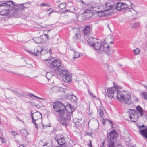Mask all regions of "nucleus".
I'll use <instances>...</instances> for the list:
<instances>
[{"label":"nucleus","instance_id":"58836bf2","mask_svg":"<svg viewBox=\"0 0 147 147\" xmlns=\"http://www.w3.org/2000/svg\"><path fill=\"white\" fill-rule=\"evenodd\" d=\"M71 98L73 99H74L73 101L74 102H76L77 100V98L75 96H74V95L71 96Z\"/></svg>","mask_w":147,"mask_h":147},{"label":"nucleus","instance_id":"412c9836","mask_svg":"<svg viewBox=\"0 0 147 147\" xmlns=\"http://www.w3.org/2000/svg\"><path fill=\"white\" fill-rule=\"evenodd\" d=\"M82 55V53H80L79 52L77 51H75L74 52V55L71 59L72 60L74 61L75 60L76 58L79 57L80 56Z\"/></svg>","mask_w":147,"mask_h":147},{"label":"nucleus","instance_id":"a878e982","mask_svg":"<svg viewBox=\"0 0 147 147\" xmlns=\"http://www.w3.org/2000/svg\"><path fill=\"white\" fill-rule=\"evenodd\" d=\"M53 74L49 72H46V76L47 78L48 79V80H49L53 76Z\"/></svg>","mask_w":147,"mask_h":147},{"label":"nucleus","instance_id":"c756f323","mask_svg":"<svg viewBox=\"0 0 147 147\" xmlns=\"http://www.w3.org/2000/svg\"><path fill=\"white\" fill-rule=\"evenodd\" d=\"M59 91L66 93L67 92V90L66 88L59 87Z\"/></svg>","mask_w":147,"mask_h":147},{"label":"nucleus","instance_id":"c85d7f7f","mask_svg":"<svg viewBox=\"0 0 147 147\" xmlns=\"http://www.w3.org/2000/svg\"><path fill=\"white\" fill-rule=\"evenodd\" d=\"M59 87L57 86H54L51 88L52 90L54 92H58L59 91Z\"/></svg>","mask_w":147,"mask_h":147},{"label":"nucleus","instance_id":"49530a36","mask_svg":"<svg viewBox=\"0 0 147 147\" xmlns=\"http://www.w3.org/2000/svg\"><path fill=\"white\" fill-rule=\"evenodd\" d=\"M65 11L67 12H71L70 10H65Z\"/></svg>","mask_w":147,"mask_h":147},{"label":"nucleus","instance_id":"423d86ee","mask_svg":"<svg viewBox=\"0 0 147 147\" xmlns=\"http://www.w3.org/2000/svg\"><path fill=\"white\" fill-rule=\"evenodd\" d=\"M116 96L119 102H125L126 104L127 103L126 102L129 101L131 98V96L129 93L120 91L116 92Z\"/></svg>","mask_w":147,"mask_h":147},{"label":"nucleus","instance_id":"3c124183","mask_svg":"<svg viewBox=\"0 0 147 147\" xmlns=\"http://www.w3.org/2000/svg\"><path fill=\"white\" fill-rule=\"evenodd\" d=\"M51 51H52L51 49H50L49 50V52L50 53H51Z\"/></svg>","mask_w":147,"mask_h":147},{"label":"nucleus","instance_id":"79ce46f5","mask_svg":"<svg viewBox=\"0 0 147 147\" xmlns=\"http://www.w3.org/2000/svg\"><path fill=\"white\" fill-rule=\"evenodd\" d=\"M90 143L88 144V146L90 147H92V142L90 140Z\"/></svg>","mask_w":147,"mask_h":147},{"label":"nucleus","instance_id":"a19ab883","mask_svg":"<svg viewBox=\"0 0 147 147\" xmlns=\"http://www.w3.org/2000/svg\"><path fill=\"white\" fill-rule=\"evenodd\" d=\"M88 92H89V94H90V95L91 96H92V97H93L94 98L95 97H96L95 96V95L94 94L91 93V92L90 91H89Z\"/></svg>","mask_w":147,"mask_h":147},{"label":"nucleus","instance_id":"c9c22d12","mask_svg":"<svg viewBox=\"0 0 147 147\" xmlns=\"http://www.w3.org/2000/svg\"><path fill=\"white\" fill-rule=\"evenodd\" d=\"M40 6H49L50 7V5H48L47 4L45 3H42L39 5Z\"/></svg>","mask_w":147,"mask_h":147},{"label":"nucleus","instance_id":"5fc2aeb1","mask_svg":"<svg viewBox=\"0 0 147 147\" xmlns=\"http://www.w3.org/2000/svg\"><path fill=\"white\" fill-rule=\"evenodd\" d=\"M69 107L70 109H71V106L70 105H69Z\"/></svg>","mask_w":147,"mask_h":147},{"label":"nucleus","instance_id":"4be33fe9","mask_svg":"<svg viewBox=\"0 0 147 147\" xmlns=\"http://www.w3.org/2000/svg\"><path fill=\"white\" fill-rule=\"evenodd\" d=\"M104 9H103L102 10L98 11H96L97 13L98 16L99 17H103L106 16V14L105 13V11H104Z\"/></svg>","mask_w":147,"mask_h":147},{"label":"nucleus","instance_id":"72a5a7b5","mask_svg":"<svg viewBox=\"0 0 147 147\" xmlns=\"http://www.w3.org/2000/svg\"><path fill=\"white\" fill-rule=\"evenodd\" d=\"M142 94L144 98L146 100L147 99V93L143 92Z\"/></svg>","mask_w":147,"mask_h":147},{"label":"nucleus","instance_id":"cd10ccee","mask_svg":"<svg viewBox=\"0 0 147 147\" xmlns=\"http://www.w3.org/2000/svg\"><path fill=\"white\" fill-rule=\"evenodd\" d=\"M66 7V3H63L58 5V7L61 9L65 8Z\"/></svg>","mask_w":147,"mask_h":147},{"label":"nucleus","instance_id":"6ab92c4d","mask_svg":"<svg viewBox=\"0 0 147 147\" xmlns=\"http://www.w3.org/2000/svg\"><path fill=\"white\" fill-rule=\"evenodd\" d=\"M74 32H76L75 33V35L74 36V38L76 39H77L79 38L80 37V29L78 28H75L73 29Z\"/></svg>","mask_w":147,"mask_h":147},{"label":"nucleus","instance_id":"4d7b16f0","mask_svg":"<svg viewBox=\"0 0 147 147\" xmlns=\"http://www.w3.org/2000/svg\"><path fill=\"white\" fill-rule=\"evenodd\" d=\"M146 28H147V25H146Z\"/></svg>","mask_w":147,"mask_h":147},{"label":"nucleus","instance_id":"8fccbe9b","mask_svg":"<svg viewBox=\"0 0 147 147\" xmlns=\"http://www.w3.org/2000/svg\"><path fill=\"white\" fill-rule=\"evenodd\" d=\"M144 127V125H142L141 126H140V127H139L138 126V127H139V128H142V127Z\"/></svg>","mask_w":147,"mask_h":147},{"label":"nucleus","instance_id":"aec40b11","mask_svg":"<svg viewBox=\"0 0 147 147\" xmlns=\"http://www.w3.org/2000/svg\"><path fill=\"white\" fill-rule=\"evenodd\" d=\"M139 132L144 138L147 139V128L143 130H140Z\"/></svg>","mask_w":147,"mask_h":147},{"label":"nucleus","instance_id":"37998d69","mask_svg":"<svg viewBox=\"0 0 147 147\" xmlns=\"http://www.w3.org/2000/svg\"><path fill=\"white\" fill-rule=\"evenodd\" d=\"M0 140H1L2 142H4V139L3 137H0Z\"/></svg>","mask_w":147,"mask_h":147},{"label":"nucleus","instance_id":"9d476101","mask_svg":"<svg viewBox=\"0 0 147 147\" xmlns=\"http://www.w3.org/2000/svg\"><path fill=\"white\" fill-rule=\"evenodd\" d=\"M129 118L131 121L135 122L138 118V112L134 110H132L129 112Z\"/></svg>","mask_w":147,"mask_h":147},{"label":"nucleus","instance_id":"4c0bfd02","mask_svg":"<svg viewBox=\"0 0 147 147\" xmlns=\"http://www.w3.org/2000/svg\"><path fill=\"white\" fill-rule=\"evenodd\" d=\"M29 96L30 97H32V96H34V97H36V98H38V99H42V98L37 97V96L34 95H33V94H29Z\"/></svg>","mask_w":147,"mask_h":147},{"label":"nucleus","instance_id":"1a4fd4ad","mask_svg":"<svg viewBox=\"0 0 147 147\" xmlns=\"http://www.w3.org/2000/svg\"><path fill=\"white\" fill-rule=\"evenodd\" d=\"M31 116L32 119L33 123L35 125V127L36 128H38V125L36 124V121H37L38 120L41 121L42 115L38 111H36L33 114L31 113Z\"/></svg>","mask_w":147,"mask_h":147},{"label":"nucleus","instance_id":"2f4dec72","mask_svg":"<svg viewBox=\"0 0 147 147\" xmlns=\"http://www.w3.org/2000/svg\"><path fill=\"white\" fill-rule=\"evenodd\" d=\"M51 30H45L43 31V33L44 34V36L46 37V38H47V40H49V36L48 35V34H46V33L47 32V33L48 32H49Z\"/></svg>","mask_w":147,"mask_h":147},{"label":"nucleus","instance_id":"603ef678","mask_svg":"<svg viewBox=\"0 0 147 147\" xmlns=\"http://www.w3.org/2000/svg\"><path fill=\"white\" fill-rule=\"evenodd\" d=\"M95 122L97 123V124H98V121L97 120H95Z\"/></svg>","mask_w":147,"mask_h":147},{"label":"nucleus","instance_id":"dca6fc26","mask_svg":"<svg viewBox=\"0 0 147 147\" xmlns=\"http://www.w3.org/2000/svg\"><path fill=\"white\" fill-rule=\"evenodd\" d=\"M91 29V27L89 26H87L83 29L82 31L84 34V38H85L86 36H88L90 34Z\"/></svg>","mask_w":147,"mask_h":147},{"label":"nucleus","instance_id":"ea45409f","mask_svg":"<svg viewBox=\"0 0 147 147\" xmlns=\"http://www.w3.org/2000/svg\"><path fill=\"white\" fill-rule=\"evenodd\" d=\"M11 133H12V134L14 136L18 135V134L15 131H12L11 132Z\"/></svg>","mask_w":147,"mask_h":147},{"label":"nucleus","instance_id":"f257e3e1","mask_svg":"<svg viewBox=\"0 0 147 147\" xmlns=\"http://www.w3.org/2000/svg\"><path fill=\"white\" fill-rule=\"evenodd\" d=\"M53 105L54 109L60 118V121L62 124L65 126H67L71 119L70 113L73 112L74 109H71V111H67L65 105L59 101L53 103Z\"/></svg>","mask_w":147,"mask_h":147},{"label":"nucleus","instance_id":"f3484780","mask_svg":"<svg viewBox=\"0 0 147 147\" xmlns=\"http://www.w3.org/2000/svg\"><path fill=\"white\" fill-rule=\"evenodd\" d=\"M116 136L117 133L115 130H113L109 133L107 139L112 140L115 138Z\"/></svg>","mask_w":147,"mask_h":147},{"label":"nucleus","instance_id":"f704fd0d","mask_svg":"<svg viewBox=\"0 0 147 147\" xmlns=\"http://www.w3.org/2000/svg\"><path fill=\"white\" fill-rule=\"evenodd\" d=\"M50 11V12L49 13L48 15H49L51 13H53L54 12H57L56 11H54L53 9L52 8H49L48 10L47 11Z\"/></svg>","mask_w":147,"mask_h":147},{"label":"nucleus","instance_id":"7ed1b4c3","mask_svg":"<svg viewBox=\"0 0 147 147\" xmlns=\"http://www.w3.org/2000/svg\"><path fill=\"white\" fill-rule=\"evenodd\" d=\"M45 65L50 69L58 68L61 64V61L59 59H55L52 57H49L48 58L42 60Z\"/></svg>","mask_w":147,"mask_h":147},{"label":"nucleus","instance_id":"6e6d98bb","mask_svg":"<svg viewBox=\"0 0 147 147\" xmlns=\"http://www.w3.org/2000/svg\"><path fill=\"white\" fill-rule=\"evenodd\" d=\"M100 147H104V146H103L102 145Z\"/></svg>","mask_w":147,"mask_h":147},{"label":"nucleus","instance_id":"e433bc0d","mask_svg":"<svg viewBox=\"0 0 147 147\" xmlns=\"http://www.w3.org/2000/svg\"><path fill=\"white\" fill-rule=\"evenodd\" d=\"M85 13L90 14L91 13V11L90 9H86L84 12Z\"/></svg>","mask_w":147,"mask_h":147},{"label":"nucleus","instance_id":"0eeeda50","mask_svg":"<svg viewBox=\"0 0 147 147\" xmlns=\"http://www.w3.org/2000/svg\"><path fill=\"white\" fill-rule=\"evenodd\" d=\"M94 39L92 38H89L87 42L88 44L93 47L95 50H99L101 48V42L99 40L95 42V43L93 42Z\"/></svg>","mask_w":147,"mask_h":147},{"label":"nucleus","instance_id":"39448f33","mask_svg":"<svg viewBox=\"0 0 147 147\" xmlns=\"http://www.w3.org/2000/svg\"><path fill=\"white\" fill-rule=\"evenodd\" d=\"M13 6L12 9L14 12L13 16H17L19 14L22 13L25 9L28 8L30 6V4L27 3L15 5L13 2Z\"/></svg>","mask_w":147,"mask_h":147},{"label":"nucleus","instance_id":"9b49d317","mask_svg":"<svg viewBox=\"0 0 147 147\" xmlns=\"http://www.w3.org/2000/svg\"><path fill=\"white\" fill-rule=\"evenodd\" d=\"M115 7L117 10H121L122 9H130L131 7V4L128 5L127 4L123 3H118L117 4Z\"/></svg>","mask_w":147,"mask_h":147},{"label":"nucleus","instance_id":"20e7f679","mask_svg":"<svg viewBox=\"0 0 147 147\" xmlns=\"http://www.w3.org/2000/svg\"><path fill=\"white\" fill-rule=\"evenodd\" d=\"M55 72L59 75H63V78L65 82H69L71 81L72 79L71 75L64 67L61 66V68L56 69Z\"/></svg>","mask_w":147,"mask_h":147},{"label":"nucleus","instance_id":"864d4df0","mask_svg":"<svg viewBox=\"0 0 147 147\" xmlns=\"http://www.w3.org/2000/svg\"><path fill=\"white\" fill-rule=\"evenodd\" d=\"M46 145H47V144H45V145H43V146H46Z\"/></svg>","mask_w":147,"mask_h":147},{"label":"nucleus","instance_id":"2eb2a0df","mask_svg":"<svg viewBox=\"0 0 147 147\" xmlns=\"http://www.w3.org/2000/svg\"><path fill=\"white\" fill-rule=\"evenodd\" d=\"M55 139L58 144L60 146H62L65 143L64 137L62 136H58L56 137Z\"/></svg>","mask_w":147,"mask_h":147},{"label":"nucleus","instance_id":"a18cd8bd","mask_svg":"<svg viewBox=\"0 0 147 147\" xmlns=\"http://www.w3.org/2000/svg\"><path fill=\"white\" fill-rule=\"evenodd\" d=\"M92 133H87L86 134L87 135L91 136L92 135Z\"/></svg>","mask_w":147,"mask_h":147},{"label":"nucleus","instance_id":"4468645a","mask_svg":"<svg viewBox=\"0 0 147 147\" xmlns=\"http://www.w3.org/2000/svg\"><path fill=\"white\" fill-rule=\"evenodd\" d=\"M43 51L42 48L40 46H38L35 48L34 52H31L30 51H28L30 53L33 55L34 56H37Z\"/></svg>","mask_w":147,"mask_h":147},{"label":"nucleus","instance_id":"f03ea898","mask_svg":"<svg viewBox=\"0 0 147 147\" xmlns=\"http://www.w3.org/2000/svg\"><path fill=\"white\" fill-rule=\"evenodd\" d=\"M13 1H9L0 4V15L7 17L13 16L12 7L13 6Z\"/></svg>","mask_w":147,"mask_h":147},{"label":"nucleus","instance_id":"b1692460","mask_svg":"<svg viewBox=\"0 0 147 147\" xmlns=\"http://www.w3.org/2000/svg\"><path fill=\"white\" fill-rule=\"evenodd\" d=\"M136 109L140 115L142 116L143 115V109L140 106H137Z\"/></svg>","mask_w":147,"mask_h":147},{"label":"nucleus","instance_id":"09e8293b","mask_svg":"<svg viewBox=\"0 0 147 147\" xmlns=\"http://www.w3.org/2000/svg\"><path fill=\"white\" fill-rule=\"evenodd\" d=\"M109 122L110 123H111V124L112 125L113 124V123H112V121H109Z\"/></svg>","mask_w":147,"mask_h":147},{"label":"nucleus","instance_id":"f8f14e48","mask_svg":"<svg viewBox=\"0 0 147 147\" xmlns=\"http://www.w3.org/2000/svg\"><path fill=\"white\" fill-rule=\"evenodd\" d=\"M115 6L114 2L111 1H109L106 3L103 6V9L104 11H107L110 9H112Z\"/></svg>","mask_w":147,"mask_h":147},{"label":"nucleus","instance_id":"a211bd4d","mask_svg":"<svg viewBox=\"0 0 147 147\" xmlns=\"http://www.w3.org/2000/svg\"><path fill=\"white\" fill-rule=\"evenodd\" d=\"M102 7L101 5L99 3H95L91 6V8L92 10L97 11V10L101 9Z\"/></svg>","mask_w":147,"mask_h":147},{"label":"nucleus","instance_id":"ddd939ff","mask_svg":"<svg viewBox=\"0 0 147 147\" xmlns=\"http://www.w3.org/2000/svg\"><path fill=\"white\" fill-rule=\"evenodd\" d=\"M101 50L109 55H110L111 53L114 52V51L112 49H110L109 46L106 43H104L102 45Z\"/></svg>","mask_w":147,"mask_h":147},{"label":"nucleus","instance_id":"de8ad7c7","mask_svg":"<svg viewBox=\"0 0 147 147\" xmlns=\"http://www.w3.org/2000/svg\"><path fill=\"white\" fill-rule=\"evenodd\" d=\"M19 147H25L23 145H20Z\"/></svg>","mask_w":147,"mask_h":147},{"label":"nucleus","instance_id":"c03bdc74","mask_svg":"<svg viewBox=\"0 0 147 147\" xmlns=\"http://www.w3.org/2000/svg\"><path fill=\"white\" fill-rule=\"evenodd\" d=\"M17 118L20 121H22L23 123H24V121L22 120H21L18 117H17Z\"/></svg>","mask_w":147,"mask_h":147},{"label":"nucleus","instance_id":"473e14b6","mask_svg":"<svg viewBox=\"0 0 147 147\" xmlns=\"http://www.w3.org/2000/svg\"><path fill=\"white\" fill-rule=\"evenodd\" d=\"M98 112H99L100 116L101 117H102L103 115V111L102 109H99L98 111Z\"/></svg>","mask_w":147,"mask_h":147},{"label":"nucleus","instance_id":"6e6552de","mask_svg":"<svg viewBox=\"0 0 147 147\" xmlns=\"http://www.w3.org/2000/svg\"><path fill=\"white\" fill-rule=\"evenodd\" d=\"M113 86V87L108 88L106 92L107 96L111 98L113 97L114 94L115 93L116 91H117L119 88L118 86L114 84V82Z\"/></svg>","mask_w":147,"mask_h":147},{"label":"nucleus","instance_id":"393cba45","mask_svg":"<svg viewBox=\"0 0 147 147\" xmlns=\"http://www.w3.org/2000/svg\"><path fill=\"white\" fill-rule=\"evenodd\" d=\"M109 147H114L115 146L114 145V142L112 140L107 139Z\"/></svg>","mask_w":147,"mask_h":147},{"label":"nucleus","instance_id":"bb28decb","mask_svg":"<svg viewBox=\"0 0 147 147\" xmlns=\"http://www.w3.org/2000/svg\"><path fill=\"white\" fill-rule=\"evenodd\" d=\"M140 25L139 22H136L131 24V27L133 28H136Z\"/></svg>","mask_w":147,"mask_h":147},{"label":"nucleus","instance_id":"7c9ffc66","mask_svg":"<svg viewBox=\"0 0 147 147\" xmlns=\"http://www.w3.org/2000/svg\"><path fill=\"white\" fill-rule=\"evenodd\" d=\"M133 51L135 55H138L140 53V51L139 48H137L134 50Z\"/></svg>","mask_w":147,"mask_h":147},{"label":"nucleus","instance_id":"5701e85b","mask_svg":"<svg viewBox=\"0 0 147 147\" xmlns=\"http://www.w3.org/2000/svg\"><path fill=\"white\" fill-rule=\"evenodd\" d=\"M33 40L37 43H40L42 42L43 40L42 38L39 37L35 38Z\"/></svg>","mask_w":147,"mask_h":147}]
</instances>
